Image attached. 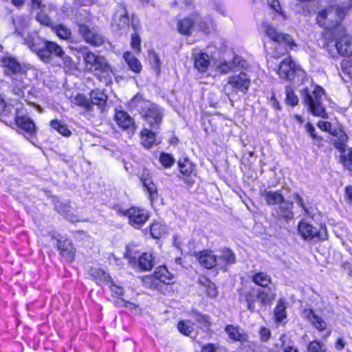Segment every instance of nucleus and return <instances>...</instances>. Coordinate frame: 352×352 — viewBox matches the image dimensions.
<instances>
[{"instance_id":"27","label":"nucleus","mask_w":352,"mask_h":352,"mask_svg":"<svg viewBox=\"0 0 352 352\" xmlns=\"http://www.w3.org/2000/svg\"><path fill=\"white\" fill-rule=\"evenodd\" d=\"M261 196L267 205H279L285 200L283 195L279 191L264 190L261 192Z\"/></svg>"},{"instance_id":"40","label":"nucleus","mask_w":352,"mask_h":352,"mask_svg":"<svg viewBox=\"0 0 352 352\" xmlns=\"http://www.w3.org/2000/svg\"><path fill=\"white\" fill-rule=\"evenodd\" d=\"M252 281L258 286L266 287L271 283V277L265 272H258L252 276Z\"/></svg>"},{"instance_id":"23","label":"nucleus","mask_w":352,"mask_h":352,"mask_svg":"<svg viewBox=\"0 0 352 352\" xmlns=\"http://www.w3.org/2000/svg\"><path fill=\"white\" fill-rule=\"evenodd\" d=\"M107 98V96L103 91L95 89L90 94L89 102L92 104V107L94 105H96L99 109L103 111Z\"/></svg>"},{"instance_id":"18","label":"nucleus","mask_w":352,"mask_h":352,"mask_svg":"<svg viewBox=\"0 0 352 352\" xmlns=\"http://www.w3.org/2000/svg\"><path fill=\"white\" fill-rule=\"evenodd\" d=\"M199 263L207 269H211L217 266V258L211 251L205 250L195 254Z\"/></svg>"},{"instance_id":"36","label":"nucleus","mask_w":352,"mask_h":352,"mask_svg":"<svg viewBox=\"0 0 352 352\" xmlns=\"http://www.w3.org/2000/svg\"><path fill=\"white\" fill-rule=\"evenodd\" d=\"M276 296V294L269 289L268 291L258 290L256 294V299L261 305H267L272 302Z\"/></svg>"},{"instance_id":"24","label":"nucleus","mask_w":352,"mask_h":352,"mask_svg":"<svg viewBox=\"0 0 352 352\" xmlns=\"http://www.w3.org/2000/svg\"><path fill=\"white\" fill-rule=\"evenodd\" d=\"M57 248L60 254L68 261H72L74 258V249L72 243L65 240L63 241H57Z\"/></svg>"},{"instance_id":"8","label":"nucleus","mask_w":352,"mask_h":352,"mask_svg":"<svg viewBox=\"0 0 352 352\" xmlns=\"http://www.w3.org/2000/svg\"><path fill=\"white\" fill-rule=\"evenodd\" d=\"M82 57L87 70L104 73L109 72V66L103 56L96 55L91 51H85L82 53Z\"/></svg>"},{"instance_id":"39","label":"nucleus","mask_w":352,"mask_h":352,"mask_svg":"<svg viewBox=\"0 0 352 352\" xmlns=\"http://www.w3.org/2000/svg\"><path fill=\"white\" fill-rule=\"evenodd\" d=\"M245 300L248 304V309L253 311L254 310L255 294L254 289L243 291L240 296V300Z\"/></svg>"},{"instance_id":"51","label":"nucleus","mask_w":352,"mask_h":352,"mask_svg":"<svg viewBox=\"0 0 352 352\" xmlns=\"http://www.w3.org/2000/svg\"><path fill=\"white\" fill-rule=\"evenodd\" d=\"M25 80H27L25 76L23 73L15 75L14 77H12L13 87L27 88L28 84L26 82H25Z\"/></svg>"},{"instance_id":"44","label":"nucleus","mask_w":352,"mask_h":352,"mask_svg":"<svg viewBox=\"0 0 352 352\" xmlns=\"http://www.w3.org/2000/svg\"><path fill=\"white\" fill-rule=\"evenodd\" d=\"M270 8L274 12L275 16L274 19L280 18L283 21L285 20V16L281 10L280 3L278 0H267Z\"/></svg>"},{"instance_id":"6","label":"nucleus","mask_w":352,"mask_h":352,"mask_svg":"<svg viewBox=\"0 0 352 352\" xmlns=\"http://www.w3.org/2000/svg\"><path fill=\"white\" fill-rule=\"evenodd\" d=\"M174 276L165 266L159 267L153 276L143 278L142 282L145 287L159 290L161 283L169 285L173 282Z\"/></svg>"},{"instance_id":"49","label":"nucleus","mask_w":352,"mask_h":352,"mask_svg":"<svg viewBox=\"0 0 352 352\" xmlns=\"http://www.w3.org/2000/svg\"><path fill=\"white\" fill-rule=\"evenodd\" d=\"M285 101L287 104H290L292 106L296 105L298 102V97L294 94L293 89L289 86H287L285 88Z\"/></svg>"},{"instance_id":"29","label":"nucleus","mask_w":352,"mask_h":352,"mask_svg":"<svg viewBox=\"0 0 352 352\" xmlns=\"http://www.w3.org/2000/svg\"><path fill=\"white\" fill-rule=\"evenodd\" d=\"M225 331L229 337L235 341L245 342L247 340V335L237 327L228 325Z\"/></svg>"},{"instance_id":"3","label":"nucleus","mask_w":352,"mask_h":352,"mask_svg":"<svg viewBox=\"0 0 352 352\" xmlns=\"http://www.w3.org/2000/svg\"><path fill=\"white\" fill-rule=\"evenodd\" d=\"M333 38L327 41L325 46L329 55L336 58L338 55L352 56V35L337 32L332 35Z\"/></svg>"},{"instance_id":"21","label":"nucleus","mask_w":352,"mask_h":352,"mask_svg":"<svg viewBox=\"0 0 352 352\" xmlns=\"http://www.w3.org/2000/svg\"><path fill=\"white\" fill-rule=\"evenodd\" d=\"M142 183L148 193V197L153 202L157 197V190L148 173L144 172L141 177Z\"/></svg>"},{"instance_id":"26","label":"nucleus","mask_w":352,"mask_h":352,"mask_svg":"<svg viewBox=\"0 0 352 352\" xmlns=\"http://www.w3.org/2000/svg\"><path fill=\"white\" fill-rule=\"evenodd\" d=\"M237 66L243 67L244 61H243L240 57L235 56L232 62L223 61L220 63L217 66V69L221 74H226L234 71Z\"/></svg>"},{"instance_id":"63","label":"nucleus","mask_w":352,"mask_h":352,"mask_svg":"<svg viewBox=\"0 0 352 352\" xmlns=\"http://www.w3.org/2000/svg\"><path fill=\"white\" fill-rule=\"evenodd\" d=\"M306 130H307V132L311 136V138L313 139L317 138V135L315 133V128L311 124H310V123L307 124Z\"/></svg>"},{"instance_id":"42","label":"nucleus","mask_w":352,"mask_h":352,"mask_svg":"<svg viewBox=\"0 0 352 352\" xmlns=\"http://www.w3.org/2000/svg\"><path fill=\"white\" fill-rule=\"evenodd\" d=\"M179 166L180 173L182 175H186L187 177H190L191 175H195L194 166L188 160L185 159L183 162L179 161Z\"/></svg>"},{"instance_id":"30","label":"nucleus","mask_w":352,"mask_h":352,"mask_svg":"<svg viewBox=\"0 0 352 352\" xmlns=\"http://www.w3.org/2000/svg\"><path fill=\"white\" fill-rule=\"evenodd\" d=\"M123 58L129 65V68L135 73H139L142 69V65L139 60L130 52H126L124 54Z\"/></svg>"},{"instance_id":"16","label":"nucleus","mask_w":352,"mask_h":352,"mask_svg":"<svg viewBox=\"0 0 352 352\" xmlns=\"http://www.w3.org/2000/svg\"><path fill=\"white\" fill-rule=\"evenodd\" d=\"M299 69L290 58L284 59L279 65L278 74L284 80H291L294 78Z\"/></svg>"},{"instance_id":"11","label":"nucleus","mask_w":352,"mask_h":352,"mask_svg":"<svg viewBox=\"0 0 352 352\" xmlns=\"http://www.w3.org/2000/svg\"><path fill=\"white\" fill-rule=\"evenodd\" d=\"M250 80L245 73L231 76L228 78V85L224 87V91L227 95L231 92L236 93L238 91L245 92L250 87Z\"/></svg>"},{"instance_id":"17","label":"nucleus","mask_w":352,"mask_h":352,"mask_svg":"<svg viewBox=\"0 0 352 352\" xmlns=\"http://www.w3.org/2000/svg\"><path fill=\"white\" fill-rule=\"evenodd\" d=\"M46 40L41 37L37 33L33 32L25 38V44L35 53L38 58L42 53Z\"/></svg>"},{"instance_id":"19","label":"nucleus","mask_w":352,"mask_h":352,"mask_svg":"<svg viewBox=\"0 0 352 352\" xmlns=\"http://www.w3.org/2000/svg\"><path fill=\"white\" fill-rule=\"evenodd\" d=\"M2 65L6 69L8 75H17L21 73L20 63L14 58L5 56L1 60Z\"/></svg>"},{"instance_id":"58","label":"nucleus","mask_w":352,"mask_h":352,"mask_svg":"<svg viewBox=\"0 0 352 352\" xmlns=\"http://www.w3.org/2000/svg\"><path fill=\"white\" fill-rule=\"evenodd\" d=\"M199 28L201 31H202L206 34H208L210 32V30L212 28V23H210L205 21H200L199 22Z\"/></svg>"},{"instance_id":"48","label":"nucleus","mask_w":352,"mask_h":352,"mask_svg":"<svg viewBox=\"0 0 352 352\" xmlns=\"http://www.w3.org/2000/svg\"><path fill=\"white\" fill-rule=\"evenodd\" d=\"M57 36L65 40H67L71 37V31L65 25L62 24L58 25L54 28Z\"/></svg>"},{"instance_id":"38","label":"nucleus","mask_w":352,"mask_h":352,"mask_svg":"<svg viewBox=\"0 0 352 352\" xmlns=\"http://www.w3.org/2000/svg\"><path fill=\"white\" fill-rule=\"evenodd\" d=\"M139 266L142 270H151L153 265V259L151 254L144 253L141 256H138Z\"/></svg>"},{"instance_id":"41","label":"nucleus","mask_w":352,"mask_h":352,"mask_svg":"<svg viewBox=\"0 0 352 352\" xmlns=\"http://www.w3.org/2000/svg\"><path fill=\"white\" fill-rule=\"evenodd\" d=\"M50 126L53 129L56 130L63 136L69 137L72 133L70 130L67 128V126L65 124L57 120H52L50 122Z\"/></svg>"},{"instance_id":"10","label":"nucleus","mask_w":352,"mask_h":352,"mask_svg":"<svg viewBox=\"0 0 352 352\" xmlns=\"http://www.w3.org/2000/svg\"><path fill=\"white\" fill-rule=\"evenodd\" d=\"M298 231L299 234L305 240L307 241L313 239L325 240L327 238L326 228H320V229L318 230L305 220L299 221Z\"/></svg>"},{"instance_id":"7","label":"nucleus","mask_w":352,"mask_h":352,"mask_svg":"<svg viewBox=\"0 0 352 352\" xmlns=\"http://www.w3.org/2000/svg\"><path fill=\"white\" fill-rule=\"evenodd\" d=\"M263 31L265 36H267L270 40L277 43L279 48H281V44H285L289 46L291 50H294L296 47V45L294 41L289 34H283L279 32L273 25L265 21L262 25Z\"/></svg>"},{"instance_id":"50","label":"nucleus","mask_w":352,"mask_h":352,"mask_svg":"<svg viewBox=\"0 0 352 352\" xmlns=\"http://www.w3.org/2000/svg\"><path fill=\"white\" fill-rule=\"evenodd\" d=\"M340 162L346 168L352 171V148H349L347 153L342 154Z\"/></svg>"},{"instance_id":"64","label":"nucleus","mask_w":352,"mask_h":352,"mask_svg":"<svg viewBox=\"0 0 352 352\" xmlns=\"http://www.w3.org/2000/svg\"><path fill=\"white\" fill-rule=\"evenodd\" d=\"M345 197L349 204L352 205V186H349L345 188Z\"/></svg>"},{"instance_id":"55","label":"nucleus","mask_w":352,"mask_h":352,"mask_svg":"<svg viewBox=\"0 0 352 352\" xmlns=\"http://www.w3.org/2000/svg\"><path fill=\"white\" fill-rule=\"evenodd\" d=\"M131 46L138 52H140L141 40L137 32H135L131 35Z\"/></svg>"},{"instance_id":"31","label":"nucleus","mask_w":352,"mask_h":352,"mask_svg":"<svg viewBox=\"0 0 352 352\" xmlns=\"http://www.w3.org/2000/svg\"><path fill=\"white\" fill-rule=\"evenodd\" d=\"M348 137L344 132H340L332 140L331 142L335 147L342 154L346 152Z\"/></svg>"},{"instance_id":"28","label":"nucleus","mask_w":352,"mask_h":352,"mask_svg":"<svg viewBox=\"0 0 352 352\" xmlns=\"http://www.w3.org/2000/svg\"><path fill=\"white\" fill-rule=\"evenodd\" d=\"M210 60L209 56L206 53H197L194 55L195 67L201 72H204L208 69Z\"/></svg>"},{"instance_id":"33","label":"nucleus","mask_w":352,"mask_h":352,"mask_svg":"<svg viewBox=\"0 0 352 352\" xmlns=\"http://www.w3.org/2000/svg\"><path fill=\"white\" fill-rule=\"evenodd\" d=\"M142 144L147 148H151L155 142V134L154 132L144 129L141 133Z\"/></svg>"},{"instance_id":"15","label":"nucleus","mask_w":352,"mask_h":352,"mask_svg":"<svg viewBox=\"0 0 352 352\" xmlns=\"http://www.w3.org/2000/svg\"><path fill=\"white\" fill-rule=\"evenodd\" d=\"M115 120L118 126L129 133H133L136 129L133 118L126 111L116 109Z\"/></svg>"},{"instance_id":"59","label":"nucleus","mask_w":352,"mask_h":352,"mask_svg":"<svg viewBox=\"0 0 352 352\" xmlns=\"http://www.w3.org/2000/svg\"><path fill=\"white\" fill-rule=\"evenodd\" d=\"M207 283L208 294L211 297H216L217 295V291L215 286L211 283L206 278H203Z\"/></svg>"},{"instance_id":"53","label":"nucleus","mask_w":352,"mask_h":352,"mask_svg":"<svg viewBox=\"0 0 352 352\" xmlns=\"http://www.w3.org/2000/svg\"><path fill=\"white\" fill-rule=\"evenodd\" d=\"M195 320L200 324L201 327L208 329L210 326V323L207 316L201 315L200 314H195L193 316Z\"/></svg>"},{"instance_id":"4","label":"nucleus","mask_w":352,"mask_h":352,"mask_svg":"<svg viewBox=\"0 0 352 352\" xmlns=\"http://www.w3.org/2000/svg\"><path fill=\"white\" fill-rule=\"evenodd\" d=\"M54 56L61 59L64 68L71 69L74 65L72 59L65 54L60 45L55 42L46 40L39 59L45 63H50Z\"/></svg>"},{"instance_id":"22","label":"nucleus","mask_w":352,"mask_h":352,"mask_svg":"<svg viewBox=\"0 0 352 352\" xmlns=\"http://www.w3.org/2000/svg\"><path fill=\"white\" fill-rule=\"evenodd\" d=\"M217 266L221 269L226 268L228 265L233 264L235 263V255L229 249L221 250L220 254L217 256Z\"/></svg>"},{"instance_id":"56","label":"nucleus","mask_w":352,"mask_h":352,"mask_svg":"<svg viewBox=\"0 0 352 352\" xmlns=\"http://www.w3.org/2000/svg\"><path fill=\"white\" fill-rule=\"evenodd\" d=\"M124 256L129 258L130 263H135L138 255L137 252L133 250L132 247L128 245L126 247Z\"/></svg>"},{"instance_id":"2","label":"nucleus","mask_w":352,"mask_h":352,"mask_svg":"<svg viewBox=\"0 0 352 352\" xmlns=\"http://www.w3.org/2000/svg\"><path fill=\"white\" fill-rule=\"evenodd\" d=\"M324 94V89L318 85H311V89L306 87L301 91L304 104L308 110L316 116L326 118L325 108L322 102Z\"/></svg>"},{"instance_id":"62","label":"nucleus","mask_w":352,"mask_h":352,"mask_svg":"<svg viewBox=\"0 0 352 352\" xmlns=\"http://www.w3.org/2000/svg\"><path fill=\"white\" fill-rule=\"evenodd\" d=\"M318 126L322 131L331 133L332 125L329 122L320 121L318 123Z\"/></svg>"},{"instance_id":"43","label":"nucleus","mask_w":352,"mask_h":352,"mask_svg":"<svg viewBox=\"0 0 352 352\" xmlns=\"http://www.w3.org/2000/svg\"><path fill=\"white\" fill-rule=\"evenodd\" d=\"M73 102L78 106L83 107L87 111H92V104L89 102V99L82 94H78L74 97Z\"/></svg>"},{"instance_id":"20","label":"nucleus","mask_w":352,"mask_h":352,"mask_svg":"<svg viewBox=\"0 0 352 352\" xmlns=\"http://www.w3.org/2000/svg\"><path fill=\"white\" fill-rule=\"evenodd\" d=\"M16 123L21 130L25 131L30 136L36 134L35 124L29 117L26 116H16Z\"/></svg>"},{"instance_id":"9","label":"nucleus","mask_w":352,"mask_h":352,"mask_svg":"<svg viewBox=\"0 0 352 352\" xmlns=\"http://www.w3.org/2000/svg\"><path fill=\"white\" fill-rule=\"evenodd\" d=\"M129 28V14L125 6L118 4L113 16L111 28L120 34L126 33Z\"/></svg>"},{"instance_id":"5","label":"nucleus","mask_w":352,"mask_h":352,"mask_svg":"<svg viewBox=\"0 0 352 352\" xmlns=\"http://www.w3.org/2000/svg\"><path fill=\"white\" fill-rule=\"evenodd\" d=\"M78 32L85 42L90 45L99 47L108 44L110 47H112L111 43L109 42L101 30L97 26L89 27L81 23L78 25Z\"/></svg>"},{"instance_id":"35","label":"nucleus","mask_w":352,"mask_h":352,"mask_svg":"<svg viewBox=\"0 0 352 352\" xmlns=\"http://www.w3.org/2000/svg\"><path fill=\"white\" fill-rule=\"evenodd\" d=\"M89 274L98 283H109L111 280L108 274L96 267H91L89 270Z\"/></svg>"},{"instance_id":"57","label":"nucleus","mask_w":352,"mask_h":352,"mask_svg":"<svg viewBox=\"0 0 352 352\" xmlns=\"http://www.w3.org/2000/svg\"><path fill=\"white\" fill-rule=\"evenodd\" d=\"M36 19L39 23L45 25H50L52 23L50 18L42 12L36 14Z\"/></svg>"},{"instance_id":"14","label":"nucleus","mask_w":352,"mask_h":352,"mask_svg":"<svg viewBox=\"0 0 352 352\" xmlns=\"http://www.w3.org/2000/svg\"><path fill=\"white\" fill-rule=\"evenodd\" d=\"M293 207V202L285 199L278 207L275 208L272 216L278 220H284L285 221L292 220L294 217Z\"/></svg>"},{"instance_id":"46","label":"nucleus","mask_w":352,"mask_h":352,"mask_svg":"<svg viewBox=\"0 0 352 352\" xmlns=\"http://www.w3.org/2000/svg\"><path fill=\"white\" fill-rule=\"evenodd\" d=\"M285 302L280 300L274 309V317L278 322L283 321L286 317Z\"/></svg>"},{"instance_id":"60","label":"nucleus","mask_w":352,"mask_h":352,"mask_svg":"<svg viewBox=\"0 0 352 352\" xmlns=\"http://www.w3.org/2000/svg\"><path fill=\"white\" fill-rule=\"evenodd\" d=\"M259 335L262 341L267 342L270 338L271 332L269 329L262 327L259 331Z\"/></svg>"},{"instance_id":"37","label":"nucleus","mask_w":352,"mask_h":352,"mask_svg":"<svg viewBox=\"0 0 352 352\" xmlns=\"http://www.w3.org/2000/svg\"><path fill=\"white\" fill-rule=\"evenodd\" d=\"M294 201L296 202L297 205L302 208V210L305 212V214L311 217L313 216L311 212V207L309 206V203L308 201H305L302 196H300L298 193L295 192L292 195Z\"/></svg>"},{"instance_id":"34","label":"nucleus","mask_w":352,"mask_h":352,"mask_svg":"<svg viewBox=\"0 0 352 352\" xmlns=\"http://www.w3.org/2000/svg\"><path fill=\"white\" fill-rule=\"evenodd\" d=\"M180 333L185 336L193 337L195 335L194 324L190 320H181L177 324Z\"/></svg>"},{"instance_id":"45","label":"nucleus","mask_w":352,"mask_h":352,"mask_svg":"<svg viewBox=\"0 0 352 352\" xmlns=\"http://www.w3.org/2000/svg\"><path fill=\"white\" fill-rule=\"evenodd\" d=\"M166 228L160 223L155 222L151 225L150 232L153 238L160 239L165 233Z\"/></svg>"},{"instance_id":"13","label":"nucleus","mask_w":352,"mask_h":352,"mask_svg":"<svg viewBox=\"0 0 352 352\" xmlns=\"http://www.w3.org/2000/svg\"><path fill=\"white\" fill-rule=\"evenodd\" d=\"M144 104L146 109L141 111V114L144 117L146 121L155 129L159 125L162 119V112L158 106L154 104L146 102Z\"/></svg>"},{"instance_id":"12","label":"nucleus","mask_w":352,"mask_h":352,"mask_svg":"<svg viewBox=\"0 0 352 352\" xmlns=\"http://www.w3.org/2000/svg\"><path fill=\"white\" fill-rule=\"evenodd\" d=\"M119 212L127 217L129 224L136 228H140L148 219V213L146 210L136 207H132L126 210H119Z\"/></svg>"},{"instance_id":"47","label":"nucleus","mask_w":352,"mask_h":352,"mask_svg":"<svg viewBox=\"0 0 352 352\" xmlns=\"http://www.w3.org/2000/svg\"><path fill=\"white\" fill-rule=\"evenodd\" d=\"M148 60L153 69L159 74L161 67V61L158 55L153 50L148 52Z\"/></svg>"},{"instance_id":"1","label":"nucleus","mask_w":352,"mask_h":352,"mask_svg":"<svg viewBox=\"0 0 352 352\" xmlns=\"http://www.w3.org/2000/svg\"><path fill=\"white\" fill-rule=\"evenodd\" d=\"M350 7L335 5L321 10L316 19L318 24L329 31L331 36L337 32L344 33V28L342 25V21Z\"/></svg>"},{"instance_id":"32","label":"nucleus","mask_w":352,"mask_h":352,"mask_svg":"<svg viewBox=\"0 0 352 352\" xmlns=\"http://www.w3.org/2000/svg\"><path fill=\"white\" fill-rule=\"evenodd\" d=\"M194 24L195 21L190 18H184L178 21V31L182 34L189 35L191 34Z\"/></svg>"},{"instance_id":"54","label":"nucleus","mask_w":352,"mask_h":352,"mask_svg":"<svg viewBox=\"0 0 352 352\" xmlns=\"http://www.w3.org/2000/svg\"><path fill=\"white\" fill-rule=\"evenodd\" d=\"M160 163L165 167H170L174 164V159L171 155L162 153L160 158Z\"/></svg>"},{"instance_id":"61","label":"nucleus","mask_w":352,"mask_h":352,"mask_svg":"<svg viewBox=\"0 0 352 352\" xmlns=\"http://www.w3.org/2000/svg\"><path fill=\"white\" fill-rule=\"evenodd\" d=\"M109 283H111L109 288H110L111 291L112 292V293L116 294L118 296L123 295L124 289L122 287L113 284L111 280Z\"/></svg>"},{"instance_id":"52","label":"nucleus","mask_w":352,"mask_h":352,"mask_svg":"<svg viewBox=\"0 0 352 352\" xmlns=\"http://www.w3.org/2000/svg\"><path fill=\"white\" fill-rule=\"evenodd\" d=\"M307 350L309 352H325L326 348L322 343L314 340L309 344Z\"/></svg>"},{"instance_id":"25","label":"nucleus","mask_w":352,"mask_h":352,"mask_svg":"<svg viewBox=\"0 0 352 352\" xmlns=\"http://www.w3.org/2000/svg\"><path fill=\"white\" fill-rule=\"evenodd\" d=\"M302 316L311 321L312 324L319 331H323L326 329V322L320 317L316 316L311 309H305L302 311Z\"/></svg>"}]
</instances>
